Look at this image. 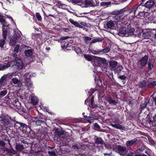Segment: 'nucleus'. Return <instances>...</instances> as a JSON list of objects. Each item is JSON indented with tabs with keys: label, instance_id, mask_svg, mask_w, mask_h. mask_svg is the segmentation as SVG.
Listing matches in <instances>:
<instances>
[{
	"label": "nucleus",
	"instance_id": "obj_1",
	"mask_svg": "<svg viewBox=\"0 0 156 156\" xmlns=\"http://www.w3.org/2000/svg\"><path fill=\"white\" fill-rule=\"evenodd\" d=\"M16 121L12 119L8 115L4 116L0 120V132H7L8 127H12L14 126Z\"/></svg>",
	"mask_w": 156,
	"mask_h": 156
},
{
	"label": "nucleus",
	"instance_id": "obj_2",
	"mask_svg": "<svg viewBox=\"0 0 156 156\" xmlns=\"http://www.w3.org/2000/svg\"><path fill=\"white\" fill-rule=\"evenodd\" d=\"M13 126L16 129L20 130V134L23 137H25V135H27L30 131V129L29 126L24 123L16 121Z\"/></svg>",
	"mask_w": 156,
	"mask_h": 156
},
{
	"label": "nucleus",
	"instance_id": "obj_3",
	"mask_svg": "<svg viewBox=\"0 0 156 156\" xmlns=\"http://www.w3.org/2000/svg\"><path fill=\"white\" fill-rule=\"evenodd\" d=\"M136 7V6H134L128 10L122 9L119 10H116L114 12V14L119 17L121 16L127 15L128 13L131 14L132 13H133L135 14L136 12V9L137 7Z\"/></svg>",
	"mask_w": 156,
	"mask_h": 156
},
{
	"label": "nucleus",
	"instance_id": "obj_4",
	"mask_svg": "<svg viewBox=\"0 0 156 156\" xmlns=\"http://www.w3.org/2000/svg\"><path fill=\"white\" fill-rule=\"evenodd\" d=\"M148 58V55H145L144 57L138 60L136 63L137 65L141 67V68L145 67L147 63Z\"/></svg>",
	"mask_w": 156,
	"mask_h": 156
},
{
	"label": "nucleus",
	"instance_id": "obj_5",
	"mask_svg": "<svg viewBox=\"0 0 156 156\" xmlns=\"http://www.w3.org/2000/svg\"><path fill=\"white\" fill-rule=\"evenodd\" d=\"M21 40V37L19 33H15L10 40V43L12 45L15 44Z\"/></svg>",
	"mask_w": 156,
	"mask_h": 156
},
{
	"label": "nucleus",
	"instance_id": "obj_6",
	"mask_svg": "<svg viewBox=\"0 0 156 156\" xmlns=\"http://www.w3.org/2000/svg\"><path fill=\"white\" fill-rule=\"evenodd\" d=\"M11 63L14 62L17 69H21L23 67V64L21 59L19 58H16L15 60H11Z\"/></svg>",
	"mask_w": 156,
	"mask_h": 156
},
{
	"label": "nucleus",
	"instance_id": "obj_7",
	"mask_svg": "<svg viewBox=\"0 0 156 156\" xmlns=\"http://www.w3.org/2000/svg\"><path fill=\"white\" fill-rule=\"evenodd\" d=\"M147 118L149 119L146 120V121L143 122L144 126L147 128L150 129H154V126H153L152 121L151 120L150 116L149 115H147Z\"/></svg>",
	"mask_w": 156,
	"mask_h": 156
},
{
	"label": "nucleus",
	"instance_id": "obj_8",
	"mask_svg": "<svg viewBox=\"0 0 156 156\" xmlns=\"http://www.w3.org/2000/svg\"><path fill=\"white\" fill-rule=\"evenodd\" d=\"M8 102L11 107L13 108L17 107V105H20V102L18 100H16L14 98H9L8 100Z\"/></svg>",
	"mask_w": 156,
	"mask_h": 156
},
{
	"label": "nucleus",
	"instance_id": "obj_9",
	"mask_svg": "<svg viewBox=\"0 0 156 156\" xmlns=\"http://www.w3.org/2000/svg\"><path fill=\"white\" fill-rule=\"evenodd\" d=\"M21 142L23 144L27 145V146H26V147L31 146V148H34L37 145L36 144L34 141H30V140L27 138L25 139V140L22 139Z\"/></svg>",
	"mask_w": 156,
	"mask_h": 156
},
{
	"label": "nucleus",
	"instance_id": "obj_10",
	"mask_svg": "<svg viewBox=\"0 0 156 156\" xmlns=\"http://www.w3.org/2000/svg\"><path fill=\"white\" fill-rule=\"evenodd\" d=\"M126 147L125 146L119 145L117 147L118 153L122 156H123L126 154Z\"/></svg>",
	"mask_w": 156,
	"mask_h": 156
},
{
	"label": "nucleus",
	"instance_id": "obj_11",
	"mask_svg": "<svg viewBox=\"0 0 156 156\" xmlns=\"http://www.w3.org/2000/svg\"><path fill=\"white\" fill-rule=\"evenodd\" d=\"M155 6L156 7V2L153 0H149L147 1L143 6H145L147 8L150 9L153 6Z\"/></svg>",
	"mask_w": 156,
	"mask_h": 156
},
{
	"label": "nucleus",
	"instance_id": "obj_12",
	"mask_svg": "<svg viewBox=\"0 0 156 156\" xmlns=\"http://www.w3.org/2000/svg\"><path fill=\"white\" fill-rule=\"evenodd\" d=\"M17 107H15L14 109H15V110L17 111L19 114L22 115L24 113H26V109L23 107L21 106V105L20 103V105H17Z\"/></svg>",
	"mask_w": 156,
	"mask_h": 156
},
{
	"label": "nucleus",
	"instance_id": "obj_13",
	"mask_svg": "<svg viewBox=\"0 0 156 156\" xmlns=\"http://www.w3.org/2000/svg\"><path fill=\"white\" fill-rule=\"evenodd\" d=\"M85 7H94L96 5L93 0H83Z\"/></svg>",
	"mask_w": 156,
	"mask_h": 156
},
{
	"label": "nucleus",
	"instance_id": "obj_14",
	"mask_svg": "<svg viewBox=\"0 0 156 156\" xmlns=\"http://www.w3.org/2000/svg\"><path fill=\"white\" fill-rule=\"evenodd\" d=\"M8 25H4L2 26V36L4 39H6L7 35L8 33V30L9 29Z\"/></svg>",
	"mask_w": 156,
	"mask_h": 156
},
{
	"label": "nucleus",
	"instance_id": "obj_15",
	"mask_svg": "<svg viewBox=\"0 0 156 156\" xmlns=\"http://www.w3.org/2000/svg\"><path fill=\"white\" fill-rule=\"evenodd\" d=\"M94 80L96 83V85L98 86L99 87L102 86V80L96 74H95L93 75Z\"/></svg>",
	"mask_w": 156,
	"mask_h": 156
},
{
	"label": "nucleus",
	"instance_id": "obj_16",
	"mask_svg": "<svg viewBox=\"0 0 156 156\" xmlns=\"http://www.w3.org/2000/svg\"><path fill=\"white\" fill-rule=\"evenodd\" d=\"M55 133L56 135L61 137H63L65 136L64 131L62 129H56L55 130Z\"/></svg>",
	"mask_w": 156,
	"mask_h": 156
},
{
	"label": "nucleus",
	"instance_id": "obj_17",
	"mask_svg": "<svg viewBox=\"0 0 156 156\" xmlns=\"http://www.w3.org/2000/svg\"><path fill=\"white\" fill-rule=\"evenodd\" d=\"M7 76V74L4 75L1 77L0 79V85L2 87L6 85Z\"/></svg>",
	"mask_w": 156,
	"mask_h": 156
},
{
	"label": "nucleus",
	"instance_id": "obj_18",
	"mask_svg": "<svg viewBox=\"0 0 156 156\" xmlns=\"http://www.w3.org/2000/svg\"><path fill=\"white\" fill-rule=\"evenodd\" d=\"M98 65L100 67L103 65L104 66H106L108 65L107 61L105 58L99 57L98 58Z\"/></svg>",
	"mask_w": 156,
	"mask_h": 156
},
{
	"label": "nucleus",
	"instance_id": "obj_19",
	"mask_svg": "<svg viewBox=\"0 0 156 156\" xmlns=\"http://www.w3.org/2000/svg\"><path fill=\"white\" fill-rule=\"evenodd\" d=\"M137 86L139 88H146L148 87V84L145 80H141L137 84Z\"/></svg>",
	"mask_w": 156,
	"mask_h": 156
},
{
	"label": "nucleus",
	"instance_id": "obj_20",
	"mask_svg": "<svg viewBox=\"0 0 156 156\" xmlns=\"http://www.w3.org/2000/svg\"><path fill=\"white\" fill-rule=\"evenodd\" d=\"M149 102H150V100L147 99H145L141 101L140 105V108L141 110H144L146 107Z\"/></svg>",
	"mask_w": 156,
	"mask_h": 156
},
{
	"label": "nucleus",
	"instance_id": "obj_21",
	"mask_svg": "<svg viewBox=\"0 0 156 156\" xmlns=\"http://www.w3.org/2000/svg\"><path fill=\"white\" fill-rule=\"evenodd\" d=\"M139 8L137 10V12L134 14L133 13H132L134 15L136 16V18L141 19H143L144 17L145 13L144 11L140 12L138 11Z\"/></svg>",
	"mask_w": 156,
	"mask_h": 156
},
{
	"label": "nucleus",
	"instance_id": "obj_22",
	"mask_svg": "<svg viewBox=\"0 0 156 156\" xmlns=\"http://www.w3.org/2000/svg\"><path fill=\"white\" fill-rule=\"evenodd\" d=\"M0 132V136H1L2 139L3 140L5 141L6 144H8L10 145V141L8 136L7 135L5 134L4 133H5L2 132V133Z\"/></svg>",
	"mask_w": 156,
	"mask_h": 156
},
{
	"label": "nucleus",
	"instance_id": "obj_23",
	"mask_svg": "<svg viewBox=\"0 0 156 156\" xmlns=\"http://www.w3.org/2000/svg\"><path fill=\"white\" fill-rule=\"evenodd\" d=\"M137 139L136 138L127 141L126 143V146L127 147H129L133 145L136 144H137Z\"/></svg>",
	"mask_w": 156,
	"mask_h": 156
},
{
	"label": "nucleus",
	"instance_id": "obj_24",
	"mask_svg": "<svg viewBox=\"0 0 156 156\" xmlns=\"http://www.w3.org/2000/svg\"><path fill=\"white\" fill-rule=\"evenodd\" d=\"M94 96H92L91 99L90 101V103L89 105V106L90 108L92 109L96 108L98 107V105L94 103Z\"/></svg>",
	"mask_w": 156,
	"mask_h": 156
},
{
	"label": "nucleus",
	"instance_id": "obj_25",
	"mask_svg": "<svg viewBox=\"0 0 156 156\" xmlns=\"http://www.w3.org/2000/svg\"><path fill=\"white\" fill-rule=\"evenodd\" d=\"M95 143L97 144H100L103 145L104 142L102 138L101 137H98L97 136H95L94 138Z\"/></svg>",
	"mask_w": 156,
	"mask_h": 156
},
{
	"label": "nucleus",
	"instance_id": "obj_26",
	"mask_svg": "<svg viewBox=\"0 0 156 156\" xmlns=\"http://www.w3.org/2000/svg\"><path fill=\"white\" fill-rule=\"evenodd\" d=\"M11 65V61H9L5 65L0 63V71L4 70L9 67Z\"/></svg>",
	"mask_w": 156,
	"mask_h": 156
},
{
	"label": "nucleus",
	"instance_id": "obj_27",
	"mask_svg": "<svg viewBox=\"0 0 156 156\" xmlns=\"http://www.w3.org/2000/svg\"><path fill=\"white\" fill-rule=\"evenodd\" d=\"M55 3L56 6H57L58 7L60 8H61L62 9H65L66 8L67 6V5H66L63 4L62 2L61 1H56Z\"/></svg>",
	"mask_w": 156,
	"mask_h": 156
},
{
	"label": "nucleus",
	"instance_id": "obj_28",
	"mask_svg": "<svg viewBox=\"0 0 156 156\" xmlns=\"http://www.w3.org/2000/svg\"><path fill=\"white\" fill-rule=\"evenodd\" d=\"M38 98L35 96H32L30 98V102L34 105H36L38 102Z\"/></svg>",
	"mask_w": 156,
	"mask_h": 156
},
{
	"label": "nucleus",
	"instance_id": "obj_29",
	"mask_svg": "<svg viewBox=\"0 0 156 156\" xmlns=\"http://www.w3.org/2000/svg\"><path fill=\"white\" fill-rule=\"evenodd\" d=\"M12 81L14 84L16 85V86L20 87L22 85V83L18 79L16 78H13L12 79Z\"/></svg>",
	"mask_w": 156,
	"mask_h": 156
},
{
	"label": "nucleus",
	"instance_id": "obj_30",
	"mask_svg": "<svg viewBox=\"0 0 156 156\" xmlns=\"http://www.w3.org/2000/svg\"><path fill=\"white\" fill-rule=\"evenodd\" d=\"M118 62L114 60H111L109 62V65L111 69H113L118 65Z\"/></svg>",
	"mask_w": 156,
	"mask_h": 156
},
{
	"label": "nucleus",
	"instance_id": "obj_31",
	"mask_svg": "<svg viewBox=\"0 0 156 156\" xmlns=\"http://www.w3.org/2000/svg\"><path fill=\"white\" fill-rule=\"evenodd\" d=\"M123 69V67L121 65H119L116 67H115L114 69V71L115 74H119L121 73L122 70Z\"/></svg>",
	"mask_w": 156,
	"mask_h": 156
},
{
	"label": "nucleus",
	"instance_id": "obj_32",
	"mask_svg": "<svg viewBox=\"0 0 156 156\" xmlns=\"http://www.w3.org/2000/svg\"><path fill=\"white\" fill-rule=\"evenodd\" d=\"M33 118L35 119H39L41 120H44V122L46 120V116L41 113L39 114L38 116H34Z\"/></svg>",
	"mask_w": 156,
	"mask_h": 156
},
{
	"label": "nucleus",
	"instance_id": "obj_33",
	"mask_svg": "<svg viewBox=\"0 0 156 156\" xmlns=\"http://www.w3.org/2000/svg\"><path fill=\"white\" fill-rule=\"evenodd\" d=\"M105 100L108 102L110 104L115 105L117 103L116 101L115 100H113L110 97H106Z\"/></svg>",
	"mask_w": 156,
	"mask_h": 156
},
{
	"label": "nucleus",
	"instance_id": "obj_34",
	"mask_svg": "<svg viewBox=\"0 0 156 156\" xmlns=\"http://www.w3.org/2000/svg\"><path fill=\"white\" fill-rule=\"evenodd\" d=\"M0 22L4 25H8L7 23L5 21V16L1 13H0Z\"/></svg>",
	"mask_w": 156,
	"mask_h": 156
},
{
	"label": "nucleus",
	"instance_id": "obj_35",
	"mask_svg": "<svg viewBox=\"0 0 156 156\" xmlns=\"http://www.w3.org/2000/svg\"><path fill=\"white\" fill-rule=\"evenodd\" d=\"M25 83L26 86L28 88L31 87L32 86V84L31 83L30 79L28 78L27 77H26L25 78Z\"/></svg>",
	"mask_w": 156,
	"mask_h": 156
},
{
	"label": "nucleus",
	"instance_id": "obj_36",
	"mask_svg": "<svg viewBox=\"0 0 156 156\" xmlns=\"http://www.w3.org/2000/svg\"><path fill=\"white\" fill-rule=\"evenodd\" d=\"M69 21L71 23L77 27L81 28L83 27L79 23L76 21H74V20L72 19H70L69 20Z\"/></svg>",
	"mask_w": 156,
	"mask_h": 156
},
{
	"label": "nucleus",
	"instance_id": "obj_37",
	"mask_svg": "<svg viewBox=\"0 0 156 156\" xmlns=\"http://www.w3.org/2000/svg\"><path fill=\"white\" fill-rule=\"evenodd\" d=\"M4 151H6L7 153L10 155L15 154V150L12 148L8 149L7 148L5 147L4 148Z\"/></svg>",
	"mask_w": 156,
	"mask_h": 156
},
{
	"label": "nucleus",
	"instance_id": "obj_38",
	"mask_svg": "<svg viewBox=\"0 0 156 156\" xmlns=\"http://www.w3.org/2000/svg\"><path fill=\"white\" fill-rule=\"evenodd\" d=\"M24 53L26 56L27 57H31L33 55V52L32 49H28L25 50Z\"/></svg>",
	"mask_w": 156,
	"mask_h": 156
},
{
	"label": "nucleus",
	"instance_id": "obj_39",
	"mask_svg": "<svg viewBox=\"0 0 156 156\" xmlns=\"http://www.w3.org/2000/svg\"><path fill=\"white\" fill-rule=\"evenodd\" d=\"M119 33L121 34L126 35L128 32V29L124 27L120 28L119 29Z\"/></svg>",
	"mask_w": 156,
	"mask_h": 156
},
{
	"label": "nucleus",
	"instance_id": "obj_40",
	"mask_svg": "<svg viewBox=\"0 0 156 156\" xmlns=\"http://www.w3.org/2000/svg\"><path fill=\"white\" fill-rule=\"evenodd\" d=\"M112 126L117 129H120L122 130H125V127L124 126H122V125L119 124H112Z\"/></svg>",
	"mask_w": 156,
	"mask_h": 156
},
{
	"label": "nucleus",
	"instance_id": "obj_41",
	"mask_svg": "<svg viewBox=\"0 0 156 156\" xmlns=\"http://www.w3.org/2000/svg\"><path fill=\"white\" fill-rule=\"evenodd\" d=\"M151 36V32L150 31L147 32L143 33L142 36L144 39H148Z\"/></svg>",
	"mask_w": 156,
	"mask_h": 156
},
{
	"label": "nucleus",
	"instance_id": "obj_42",
	"mask_svg": "<svg viewBox=\"0 0 156 156\" xmlns=\"http://www.w3.org/2000/svg\"><path fill=\"white\" fill-rule=\"evenodd\" d=\"M101 54L104 53H108L110 50V47L109 46H108L104 49H101Z\"/></svg>",
	"mask_w": 156,
	"mask_h": 156
},
{
	"label": "nucleus",
	"instance_id": "obj_43",
	"mask_svg": "<svg viewBox=\"0 0 156 156\" xmlns=\"http://www.w3.org/2000/svg\"><path fill=\"white\" fill-rule=\"evenodd\" d=\"M145 0H141V1L139 2H138L137 4L136 5H135L134 6H136V11L137 12V10L138 8H140V6H143L144 5V3H143V2H144Z\"/></svg>",
	"mask_w": 156,
	"mask_h": 156
},
{
	"label": "nucleus",
	"instance_id": "obj_44",
	"mask_svg": "<svg viewBox=\"0 0 156 156\" xmlns=\"http://www.w3.org/2000/svg\"><path fill=\"white\" fill-rule=\"evenodd\" d=\"M91 53L94 55H101V50L100 49H97V50L92 49L90 50Z\"/></svg>",
	"mask_w": 156,
	"mask_h": 156
},
{
	"label": "nucleus",
	"instance_id": "obj_45",
	"mask_svg": "<svg viewBox=\"0 0 156 156\" xmlns=\"http://www.w3.org/2000/svg\"><path fill=\"white\" fill-rule=\"evenodd\" d=\"M156 86V80L152 81L148 83V87L152 88Z\"/></svg>",
	"mask_w": 156,
	"mask_h": 156
},
{
	"label": "nucleus",
	"instance_id": "obj_46",
	"mask_svg": "<svg viewBox=\"0 0 156 156\" xmlns=\"http://www.w3.org/2000/svg\"><path fill=\"white\" fill-rule=\"evenodd\" d=\"M114 25V23L112 20L109 21L106 24V26L107 28L109 29H111L112 27H113Z\"/></svg>",
	"mask_w": 156,
	"mask_h": 156
},
{
	"label": "nucleus",
	"instance_id": "obj_47",
	"mask_svg": "<svg viewBox=\"0 0 156 156\" xmlns=\"http://www.w3.org/2000/svg\"><path fill=\"white\" fill-rule=\"evenodd\" d=\"M36 120L34 121V124L37 126H40L42 123H44V120L39 119H36Z\"/></svg>",
	"mask_w": 156,
	"mask_h": 156
},
{
	"label": "nucleus",
	"instance_id": "obj_48",
	"mask_svg": "<svg viewBox=\"0 0 156 156\" xmlns=\"http://www.w3.org/2000/svg\"><path fill=\"white\" fill-rule=\"evenodd\" d=\"M147 63L148 64V68L149 70H151L154 67V66L153 64L151 63V60L149 59Z\"/></svg>",
	"mask_w": 156,
	"mask_h": 156
},
{
	"label": "nucleus",
	"instance_id": "obj_49",
	"mask_svg": "<svg viewBox=\"0 0 156 156\" xmlns=\"http://www.w3.org/2000/svg\"><path fill=\"white\" fill-rule=\"evenodd\" d=\"M7 91L6 89H3L2 90L0 91V97H2L5 95L7 93Z\"/></svg>",
	"mask_w": 156,
	"mask_h": 156
},
{
	"label": "nucleus",
	"instance_id": "obj_50",
	"mask_svg": "<svg viewBox=\"0 0 156 156\" xmlns=\"http://www.w3.org/2000/svg\"><path fill=\"white\" fill-rule=\"evenodd\" d=\"M152 124L154 129H156V114L153 117Z\"/></svg>",
	"mask_w": 156,
	"mask_h": 156
},
{
	"label": "nucleus",
	"instance_id": "obj_51",
	"mask_svg": "<svg viewBox=\"0 0 156 156\" xmlns=\"http://www.w3.org/2000/svg\"><path fill=\"white\" fill-rule=\"evenodd\" d=\"M84 57L86 60L89 61H93V58L91 56L89 55L85 54L84 55Z\"/></svg>",
	"mask_w": 156,
	"mask_h": 156
},
{
	"label": "nucleus",
	"instance_id": "obj_52",
	"mask_svg": "<svg viewBox=\"0 0 156 156\" xmlns=\"http://www.w3.org/2000/svg\"><path fill=\"white\" fill-rule=\"evenodd\" d=\"M23 146L21 144H16V149L18 151H21L24 148Z\"/></svg>",
	"mask_w": 156,
	"mask_h": 156
},
{
	"label": "nucleus",
	"instance_id": "obj_53",
	"mask_svg": "<svg viewBox=\"0 0 156 156\" xmlns=\"http://www.w3.org/2000/svg\"><path fill=\"white\" fill-rule=\"evenodd\" d=\"M102 39L100 38H98L96 39H93L92 40L91 43H95L98 42H101L102 41Z\"/></svg>",
	"mask_w": 156,
	"mask_h": 156
},
{
	"label": "nucleus",
	"instance_id": "obj_54",
	"mask_svg": "<svg viewBox=\"0 0 156 156\" xmlns=\"http://www.w3.org/2000/svg\"><path fill=\"white\" fill-rule=\"evenodd\" d=\"M5 39H1L0 40V47L1 48H3L4 45L5 43Z\"/></svg>",
	"mask_w": 156,
	"mask_h": 156
},
{
	"label": "nucleus",
	"instance_id": "obj_55",
	"mask_svg": "<svg viewBox=\"0 0 156 156\" xmlns=\"http://www.w3.org/2000/svg\"><path fill=\"white\" fill-rule=\"evenodd\" d=\"M72 2L76 4H81L83 3V0H72Z\"/></svg>",
	"mask_w": 156,
	"mask_h": 156
},
{
	"label": "nucleus",
	"instance_id": "obj_56",
	"mask_svg": "<svg viewBox=\"0 0 156 156\" xmlns=\"http://www.w3.org/2000/svg\"><path fill=\"white\" fill-rule=\"evenodd\" d=\"M36 16L38 21H41L42 18L39 13L36 12Z\"/></svg>",
	"mask_w": 156,
	"mask_h": 156
},
{
	"label": "nucleus",
	"instance_id": "obj_57",
	"mask_svg": "<svg viewBox=\"0 0 156 156\" xmlns=\"http://www.w3.org/2000/svg\"><path fill=\"white\" fill-rule=\"evenodd\" d=\"M83 38L84 41L86 44H88L89 43V41L91 40L92 39L91 38L87 36Z\"/></svg>",
	"mask_w": 156,
	"mask_h": 156
},
{
	"label": "nucleus",
	"instance_id": "obj_58",
	"mask_svg": "<svg viewBox=\"0 0 156 156\" xmlns=\"http://www.w3.org/2000/svg\"><path fill=\"white\" fill-rule=\"evenodd\" d=\"M75 52L77 54H81V49L79 47H75V49L74 50Z\"/></svg>",
	"mask_w": 156,
	"mask_h": 156
},
{
	"label": "nucleus",
	"instance_id": "obj_59",
	"mask_svg": "<svg viewBox=\"0 0 156 156\" xmlns=\"http://www.w3.org/2000/svg\"><path fill=\"white\" fill-rule=\"evenodd\" d=\"M89 119L87 120L88 122L90 123H91L93 122L92 121L94 119L92 117V116L90 115L89 116H88Z\"/></svg>",
	"mask_w": 156,
	"mask_h": 156
},
{
	"label": "nucleus",
	"instance_id": "obj_60",
	"mask_svg": "<svg viewBox=\"0 0 156 156\" xmlns=\"http://www.w3.org/2000/svg\"><path fill=\"white\" fill-rule=\"evenodd\" d=\"M94 126L95 130H99L101 129L100 126L97 123L94 124Z\"/></svg>",
	"mask_w": 156,
	"mask_h": 156
},
{
	"label": "nucleus",
	"instance_id": "obj_61",
	"mask_svg": "<svg viewBox=\"0 0 156 156\" xmlns=\"http://www.w3.org/2000/svg\"><path fill=\"white\" fill-rule=\"evenodd\" d=\"M65 44V43H64V41L61 44V47L64 51H66V50L67 51V48Z\"/></svg>",
	"mask_w": 156,
	"mask_h": 156
},
{
	"label": "nucleus",
	"instance_id": "obj_62",
	"mask_svg": "<svg viewBox=\"0 0 156 156\" xmlns=\"http://www.w3.org/2000/svg\"><path fill=\"white\" fill-rule=\"evenodd\" d=\"M110 4V2H101V6H108Z\"/></svg>",
	"mask_w": 156,
	"mask_h": 156
},
{
	"label": "nucleus",
	"instance_id": "obj_63",
	"mask_svg": "<svg viewBox=\"0 0 156 156\" xmlns=\"http://www.w3.org/2000/svg\"><path fill=\"white\" fill-rule=\"evenodd\" d=\"M20 45L17 44H16L15 46V48L14 51L15 52H18L19 51V48L20 47Z\"/></svg>",
	"mask_w": 156,
	"mask_h": 156
},
{
	"label": "nucleus",
	"instance_id": "obj_64",
	"mask_svg": "<svg viewBox=\"0 0 156 156\" xmlns=\"http://www.w3.org/2000/svg\"><path fill=\"white\" fill-rule=\"evenodd\" d=\"M152 101V104L153 105L154 103L156 105V97H153L151 99Z\"/></svg>",
	"mask_w": 156,
	"mask_h": 156
}]
</instances>
